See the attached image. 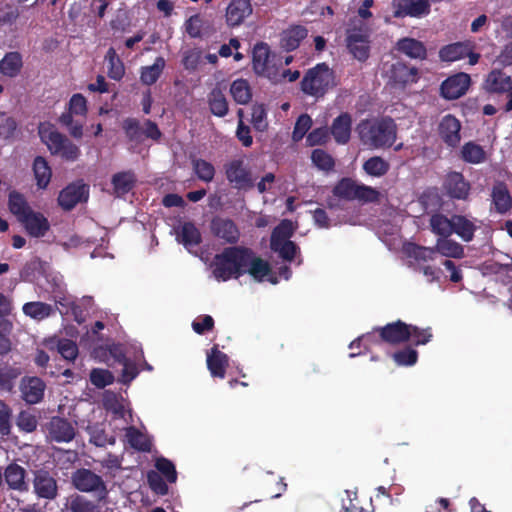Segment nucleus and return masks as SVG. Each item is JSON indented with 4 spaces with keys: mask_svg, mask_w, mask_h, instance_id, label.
<instances>
[{
    "mask_svg": "<svg viewBox=\"0 0 512 512\" xmlns=\"http://www.w3.org/2000/svg\"><path fill=\"white\" fill-rule=\"evenodd\" d=\"M392 358L399 366H413L418 360V352L407 346L394 352Z\"/></svg>",
    "mask_w": 512,
    "mask_h": 512,
    "instance_id": "obj_54",
    "label": "nucleus"
},
{
    "mask_svg": "<svg viewBox=\"0 0 512 512\" xmlns=\"http://www.w3.org/2000/svg\"><path fill=\"white\" fill-rule=\"evenodd\" d=\"M165 65V59L163 57H157L152 65L143 67L140 76L142 83L145 85L154 84L162 74Z\"/></svg>",
    "mask_w": 512,
    "mask_h": 512,
    "instance_id": "obj_42",
    "label": "nucleus"
},
{
    "mask_svg": "<svg viewBox=\"0 0 512 512\" xmlns=\"http://www.w3.org/2000/svg\"><path fill=\"white\" fill-rule=\"evenodd\" d=\"M48 438L52 442L68 443L71 442L76 435V428L68 419L53 416L46 424Z\"/></svg>",
    "mask_w": 512,
    "mask_h": 512,
    "instance_id": "obj_13",
    "label": "nucleus"
},
{
    "mask_svg": "<svg viewBox=\"0 0 512 512\" xmlns=\"http://www.w3.org/2000/svg\"><path fill=\"white\" fill-rule=\"evenodd\" d=\"M9 209L19 222L30 210H32L24 196L17 192H11L9 195Z\"/></svg>",
    "mask_w": 512,
    "mask_h": 512,
    "instance_id": "obj_49",
    "label": "nucleus"
},
{
    "mask_svg": "<svg viewBox=\"0 0 512 512\" xmlns=\"http://www.w3.org/2000/svg\"><path fill=\"white\" fill-rule=\"evenodd\" d=\"M251 123L255 130L263 132L268 128L267 110L263 104H254L251 108Z\"/></svg>",
    "mask_w": 512,
    "mask_h": 512,
    "instance_id": "obj_52",
    "label": "nucleus"
},
{
    "mask_svg": "<svg viewBox=\"0 0 512 512\" xmlns=\"http://www.w3.org/2000/svg\"><path fill=\"white\" fill-rule=\"evenodd\" d=\"M41 268L43 271V277L46 283L49 285L47 291L54 295V300L62 315L73 316L75 320H83L86 317H91L90 310L93 308V300L91 297L86 296L81 299L75 300L71 295L65 294V283L63 276L52 269L46 264L41 263L38 260L32 261L26 269L22 272V277L25 280H33L28 272V268Z\"/></svg>",
    "mask_w": 512,
    "mask_h": 512,
    "instance_id": "obj_1",
    "label": "nucleus"
},
{
    "mask_svg": "<svg viewBox=\"0 0 512 512\" xmlns=\"http://www.w3.org/2000/svg\"><path fill=\"white\" fill-rule=\"evenodd\" d=\"M383 73L389 79V82L396 86H404L416 81L417 72L415 69L406 66L397 61L393 64L384 63Z\"/></svg>",
    "mask_w": 512,
    "mask_h": 512,
    "instance_id": "obj_15",
    "label": "nucleus"
},
{
    "mask_svg": "<svg viewBox=\"0 0 512 512\" xmlns=\"http://www.w3.org/2000/svg\"><path fill=\"white\" fill-rule=\"evenodd\" d=\"M370 29L362 20H353L346 32V45L358 61H365L370 52Z\"/></svg>",
    "mask_w": 512,
    "mask_h": 512,
    "instance_id": "obj_6",
    "label": "nucleus"
},
{
    "mask_svg": "<svg viewBox=\"0 0 512 512\" xmlns=\"http://www.w3.org/2000/svg\"><path fill=\"white\" fill-rule=\"evenodd\" d=\"M193 169L197 177L204 181L210 182L214 178L215 169L214 166L203 159H196L193 161Z\"/></svg>",
    "mask_w": 512,
    "mask_h": 512,
    "instance_id": "obj_56",
    "label": "nucleus"
},
{
    "mask_svg": "<svg viewBox=\"0 0 512 512\" xmlns=\"http://www.w3.org/2000/svg\"><path fill=\"white\" fill-rule=\"evenodd\" d=\"M352 120L347 113L338 116L331 127V133L335 141L339 144H346L351 135Z\"/></svg>",
    "mask_w": 512,
    "mask_h": 512,
    "instance_id": "obj_30",
    "label": "nucleus"
},
{
    "mask_svg": "<svg viewBox=\"0 0 512 512\" xmlns=\"http://www.w3.org/2000/svg\"><path fill=\"white\" fill-rule=\"evenodd\" d=\"M444 187L450 196L457 199L467 198L470 191L469 183L458 172H451L447 175Z\"/></svg>",
    "mask_w": 512,
    "mask_h": 512,
    "instance_id": "obj_27",
    "label": "nucleus"
},
{
    "mask_svg": "<svg viewBox=\"0 0 512 512\" xmlns=\"http://www.w3.org/2000/svg\"><path fill=\"white\" fill-rule=\"evenodd\" d=\"M147 481L150 489L157 495L164 496L168 494V485L163 477L156 471H150L147 474Z\"/></svg>",
    "mask_w": 512,
    "mask_h": 512,
    "instance_id": "obj_61",
    "label": "nucleus"
},
{
    "mask_svg": "<svg viewBox=\"0 0 512 512\" xmlns=\"http://www.w3.org/2000/svg\"><path fill=\"white\" fill-rule=\"evenodd\" d=\"M105 327L104 322H95V326L92 328V337L101 341L93 347L92 355L94 358L101 362H108L112 358L115 362H124L126 357L125 346L121 343H115L112 339H104L99 335V332Z\"/></svg>",
    "mask_w": 512,
    "mask_h": 512,
    "instance_id": "obj_7",
    "label": "nucleus"
},
{
    "mask_svg": "<svg viewBox=\"0 0 512 512\" xmlns=\"http://www.w3.org/2000/svg\"><path fill=\"white\" fill-rule=\"evenodd\" d=\"M88 199V187L81 183H73L64 188L58 197L59 205L65 209L70 210L80 202Z\"/></svg>",
    "mask_w": 512,
    "mask_h": 512,
    "instance_id": "obj_21",
    "label": "nucleus"
},
{
    "mask_svg": "<svg viewBox=\"0 0 512 512\" xmlns=\"http://www.w3.org/2000/svg\"><path fill=\"white\" fill-rule=\"evenodd\" d=\"M470 85V76L458 73L447 78L441 85V94L445 99L453 100L465 94Z\"/></svg>",
    "mask_w": 512,
    "mask_h": 512,
    "instance_id": "obj_22",
    "label": "nucleus"
},
{
    "mask_svg": "<svg viewBox=\"0 0 512 512\" xmlns=\"http://www.w3.org/2000/svg\"><path fill=\"white\" fill-rule=\"evenodd\" d=\"M485 89L489 92L507 93L506 111L512 110V79L500 70L491 71L485 80Z\"/></svg>",
    "mask_w": 512,
    "mask_h": 512,
    "instance_id": "obj_14",
    "label": "nucleus"
},
{
    "mask_svg": "<svg viewBox=\"0 0 512 512\" xmlns=\"http://www.w3.org/2000/svg\"><path fill=\"white\" fill-rule=\"evenodd\" d=\"M357 132L361 142L373 149L389 147L396 139V126L391 119L362 121Z\"/></svg>",
    "mask_w": 512,
    "mask_h": 512,
    "instance_id": "obj_2",
    "label": "nucleus"
},
{
    "mask_svg": "<svg viewBox=\"0 0 512 512\" xmlns=\"http://www.w3.org/2000/svg\"><path fill=\"white\" fill-rule=\"evenodd\" d=\"M230 94L238 104L245 105L252 98V90L247 80L236 79L230 86Z\"/></svg>",
    "mask_w": 512,
    "mask_h": 512,
    "instance_id": "obj_40",
    "label": "nucleus"
},
{
    "mask_svg": "<svg viewBox=\"0 0 512 512\" xmlns=\"http://www.w3.org/2000/svg\"><path fill=\"white\" fill-rule=\"evenodd\" d=\"M27 472L21 465L12 462L8 464L2 472L3 484L6 483L8 489L20 493L29 491V484L26 481Z\"/></svg>",
    "mask_w": 512,
    "mask_h": 512,
    "instance_id": "obj_16",
    "label": "nucleus"
},
{
    "mask_svg": "<svg viewBox=\"0 0 512 512\" xmlns=\"http://www.w3.org/2000/svg\"><path fill=\"white\" fill-rule=\"evenodd\" d=\"M460 130V121L451 114L443 116L439 122V136L449 147H456L460 143Z\"/></svg>",
    "mask_w": 512,
    "mask_h": 512,
    "instance_id": "obj_20",
    "label": "nucleus"
},
{
    "mask_svg": "<svg viewBox=\"0 0 512 512\" xmlns=\"http://www.w3.org/2000/svg\"><path fill=\"white\" fill-rule=\"evenodd\" d=\"M383 341L396 345L413 339L415 345H424L432 338L431 329L420 330L417 326L407 325L405 322H388L379 329Z\"/></svg>",
    "mask_w": 512,
    "mask_h": 512,
    "instance_id": "obj_3",
    "label": "nucleus"
},
{
    "mask_svg": "<svg viewBox=\"0 0 512 512\" xmlns=\"http://www.w3.org/2000/svg\"><path fill=\"white\" fill-rule=\"evenodd\" d=\"M208 103L211 112L217 117H223L228 112V103L225 95L220 89H213L208 96Z\"/></svg>",
    "mask_w": 512,
    "mask_h": 512,
    "instance_id": "obj_45",
    "label": "nucleus"
},
{
    "mask_svg": "<svg viewBox=\"0 0 512 512\" xmlns=\"http://www.w3.org/2000/svg\"><path fill=\"white\" fill-rule=\"evenodd\" d=\"M114 375L107 369L94 368L90 372V382L97 388H105L114 382Z\"/></svg>",
    "mask_w": 512,
    "mask_h": 512,
    "instance_id": "obj_53",
    "label": "nucleus"
},
{
    "mask_svg": "<svg viewBox=\"0 0 512 512\" xmlns=\"http://www.w3.org/2000/svg\"><path fill=\"white\" fill-rule=\"evenodd\" d=\"M79 154L80 150L78 146L72 143L66 137L62 139L58 151L53 153V155L61 156L62 158L69 161L76 160Z\"/></svg>",
    "mask_w": 512,
    "mask_h": 512,
    "instance_id": "obj_60",
    "label": "nucleus"
},
{
    "mask_svg": "<svg viewBox=\"0 0 512 512\" xmlns=\"http://www.w3.org/2000/svg\"><path fill=\"white\" fill-rule=\"evenodd\" d=\"M16 424L21 431L31 433L36 430L38 421L34 414L23 410L18 414Z\"/></svg>",
    "mask_w": 512,
    "mask_h": 512,
    "instance_id": "obj_58",
    "label": "nucleus"
},
{
    "mask_svg": "<svg viewBox=\"0 0 512 512\" xmlns=\"http://www.w3.org/2000/svg\"><path fill=\"white\" fill-rule=\"evenodd\" d=\"M390 168L389 163L379 156L369 158L363 164L364 171L372 177L384 176Z\"/></svg>",
    "mask_w": 512,
    "mask_h": 512,
    "instance_id": "obj_47",
    "label": "nucleus"
},
{
    "mask_svg": "<svg viewBox=\"0 0 512 512\" xmlns=\"http://www.w3.org/2000/svg\"><path fill=\"white\" fill-rule=\"evenodd\" d=\"M307 33L306 28L303 26H291L282 32L281 46L286 50H294L307 36Z\"/></svg>",
    "mask_w": 512,
    "mask_h": 512,
    "instance_id": "obj_34",
    "label": "nucleus"
},
{
    "mask_svg": "<svg viewBox=\"0 0 512 512\" xmlns=\"http://www.w3.org/2000/svg\"><path fill=\"white\" fill-rule=\"evenodd\" d=\"M245 249L233 247L216 255L212 267L213 275L218 281H226L242 274Z\"/></svg>",
    "mask_w": 512,
    "mask_h": 512,
    "instance_id": "obj_4",
    "label": "nucleus"
},
{
    "mask_svg": "<svg viewBox=\"0 0 512 512\" xmlns=\"http://www.w3.org/2000/svg\"><path fill=\"white\" fill-rule=\"evenodd\" d=\"M253 68L256 74L264 76L274 83L278 82L279 75L276 73V67L270 58L267 44L260 43L254 47Z\"/></svg>",
    "mask_w": 512,
    "mask_h": 512,
    "instance_id": "obj_12",
    "label": "nucleus"
},
{
    "mask_svg": "<svg viewBox=\"0 0 512 512\" xmlns=\"http://www.w3.org/2000/svg\"><path fill=\"white\" fill-rule=\"evenodd\" d=\"M46 389L45 382L36 376H25L20 382L22 399L28 404H37L42 401Z\"/></svg>",
    "mask_w": 512,
    "mask_h": 512,
    "instance_id": "obj_18",
    "label": "nucleus"
},
{
    "mask_svg": "<svg viewBox=\"0 0 512 512\" xmlns=\"http://www.w3.org/2000/svg\"><path fill=\"white\" fill-rule=\"evenodd\" d=\"M335 85L334 73L324 63L308 70L301 82L302 91L316 98L322 97Z\"/></svg>",
    "mask_w": 512,
    "mask_h": 512,
    "instance_id": "obj_5",
    "label": "nucleus"
},
{
    "mask_svg": "<svg viewBox=\"0 0 512 512\" xmlns=\"http://www.w3.org/2000/svg\"><path fill=\"white\" fill-rule=\"evenodd\" d=\"M58 352L60 355L68 360L74 361L78 356V346L77 344L69 339H61L57 345Z\"/></svg>",
    "mask_w": 512,
    "mask_h": 512,
    "instance_id": "obj_63",
    "label": "nucleus"
},
{
    "mask_svg": "<svg viewBox=\"0 0 512 512\" xmlns=\"http://www.w3.org/2000/svg\"><path fill=\"white\" fill-rule=\"evenodd\" d=\"M473 49L470 42H458L443 47L439 56L442 61L454 62L462 59Z\"/></svg>",
    "mask_w": 512,
    "mask_h": 512,
    "instance_id": "obj_31",
    "label": "nucleus"
},
{
    "mask_svg": "<svg viewBox=\"0 0 512 512\" xmlns=\"http://www.w3.org/2000/svg\"><path fill=\"white\" fill-rule=\"evenodd\" d=\"M38 134L41 141L47 146L51 154L58 151L59 145L65 137L57 131L54 125L48 122H44L39 125Z\"/></svg>",
    "mask_w": 512,
    "mask_h": 512,
    "instance_id": "obj_29",
    "label": "nucleus"
},
{
    "mask_svg": "<svg viewBox=\"0 0 512 512\" xmlns=\"http://www.w3.org/2000/svg\"><path fill=\"white\" fill-rule=\"evenodd\" d=\"M430 225L434 233L444 238L453 233L454 217L449 220L443 215L436 214L431 217Z\"/></svg>",
    "mask_w": 512,
    "mask_h": 512,
    "instance_id": "obj_51",
    "label": "nucleus"
},
{
    "mask_svg": "<svg viewBox=\"0 0 512 512\" xmlns=\"http://www.w3.org/2000/svg\"><path fill=\"white\" fill-rule=\"evenodd\" d=\"M22 311L26 317L41 320L52 316L53 307L44 302L34 301L25 303Z\"/></svg>",
    "mask_w": 512,
    "mask_h": 512,
    "instance_id": "obj_39",
    "label": "nucleus"
},
{
    "mask_svg": "<svg viewBox=\"0 0 512 512\" xmlns=\"http://www.w3.org/2000/svg\"><path fill=\"white\" fill-rule=\"evenodd\" d=\"M397 48L399 51L410 58L423 59L426 56V49L424 45L420 41L412 38H404L399 40L397 43Z\"/></svg>",
    "mask_w": 512,
    "mask_h": 512,
    "instance_id": "obj_41",
    "label": "nucleus"
},
{
    "mask_svg": "<svg viewBox=\"0 0 512 512\" xmlns=\"http://www.w3.org/2000/svg\"><path fill=\"white\" fill-rule=\"evenodd\" d=\"M22 56L18 52H9L0 61V73L6 77H16L22 68Z\"/></svg>",
    "mask_w": 512,
    "mask_h": 512,
    "instance_id": "obj_35",
    "label": "nucleus"
},
{
    "mask_svg": "<svg viewBox=\"0 0 512 512\" xmlns=\"http://www.w3.org/2000/svg\"><path fill=\"white\" fill-rule=\"evenodd\" d=\"M33 172L37 187L45 189L51 180L52 170L43 157L38 156L34 159Z\"/></svg>",
    "mask_w": 512,
    "mask_h": 512,
    "instance_id": "obj_37",
    "label": "nucleus"
},
{
    "mask_svg": "<svg viewBox=\"0 0 512 512\" xmlns=\"http://www.w3.org/2000/svg\"><path fill=\"white\" fill-rule=\"evenodd\" d=\"M476 225L462 216L454 217L453 232H455L462 240L471 241L474 235Z\"/></svg>",
    "mask_w": 512,
    "mask_h": 512,
    "instance_id": "obj_50",
    "label": "nucleus"
},
{
    "mask_svg": "<svg viewBox=\"0 0 512 512\" xmlns=\"http://www.w3.org/2000/svg\"><path fill=\"white\" fill-rule=\"evenodd\" d=\"M395 16L410 15L419 17L429 11L428 0H394Z\"/></svg>",
    "mask_w": 512,
    "mask_h": 512,
    "instance_id": "obj_25",
    "label": "nucleus"
},
{
    "mask_svg": "<svg viewBox=\"0 0 512 512\" xmlns=\"http://www.w3.org/2000/svg\"><path fill=\"white\" fill-rule=\"evenodd\" d=\"M176 238L190 253H196L201 241L199 230L190 222L183 223L176 229Z\"/></svg>",
    "mask_w": 512,
    "mask_h": 512,
    "instance_id": "obj_26",
    "label": "nucleus"
},
{
    "mask_svg": "<svg viewBox=\"0 0 512 512\" xmlns=\"http://www.w3.org/2000/svg\"><path fill=\"white\" fill-rule=\"evenodd\" d=\"M293 231L292 222L284 220L274 229L271 236V249L286 261H293L298 257V248L290 241Z\"/></svg>",
    "mask_w": 512,
    "mask_h": 512,
    "instance_id": "obj_8",
    "label": "nucleus"
},
{
    "mask_svg": "<svg viewBox=\"0 0 512 512\" xmlns=\"http://www.w3.org/2000/svg\"><path fill=\"white\" fill-rule=\"evenodd\" d=\"M248 273L255 281H267L271 284L278 282L267 261L256 257L250 250L245 249L242 274Z\"/></svg>",
    "mask_w": 512,
    "mask_h": 512,
    "instance_id": "obj_10",
    "label": "nucleus"
},
{
    "mask_svg": "<svg viewBox=\"0 0 512 512\" xmlns=\"http://www.w3.org/2000/svg\"><path fill=\"white\" fill-rule=\"evenodd\" d=\"M492 201L497 212L503 214L512 206L510 193L503 183H497L492 190Z\"/></svg>",
    "mask_w": 512,
    "mask_h": 512,
    "instance_id": "obj_36",
    "label": "nucleus"
},
{
    "mask_svg": "<svg viewBox=\"0 0 512 512\" xmlns=\"http://www.w3.org/2000/svg\"><path fill=\"white\" fill-rule=\"evenodd\" d=\"M357 186V182L351 179H343L334 188V193L338 197L354 200Z\"/></svg>",
    "mask_w": 512,
    "mask_h": 512,
    "instance_id": "obj_59",
    "label": "nucleus"
},
{
    "mask_svg": "<svg viewBox=\"0 0 512 512\" xmlns=\"http://www.w3.org/2000/svg\"><path fill=\"white\" fill-rule=\"evenodd\" d=\"M252 13L249 0H231L226 9V21L229 26H238Z\"/></svg>",
    "mask_w": 512,
    "mask_h": 512,
    "instance_id": "obj_23",
    "label": "nucleus"
},
{
    "mask_svg": "<svg viewBox=\"0 0 512 512\" xmlns=\"http://www.w3.org/2000/svg\"><path fill=\"white\" fill-rule=\"evenodd\" d=\"M436 251L442 256L449 258H462L464 256L463 247L447 237L439 238L436 242Z\"/></svg>",
    "mask_w": 512,
    "mask_h": 512,
    "instance_id": "obj_43",
    "label": "nucleus"
},
{
    "mask_svg": "<svg viewBox=\"0 0 512 512\" xmlns=\"http://www.w3.org/2000/svg\"><path fill=\"white\" fill-rule=\"evenodd\" d=\"M33 492L38 498L54 500L58 496V484L55 475L46 468L33 471Z\"/></svg>",
    "mask_w": 512,
    "mask_h": 512,
    "instance_id": "obj_11",
    "label": "nucleus"
},
{
    "mask_svg": "<svg viewBox=\"0 0 512 512\" xmlns=\"http://www.w3.org/2000/svg\"><path fill=\"white\" fill-rule=\"evenodd\" d=\"M135 183V176L131 172H120L112 177L114 193L122 196L128 193Z\"/></svg>",
    "mask_w": 512,
    "mask_h": 512,
    "instance_id": "obj_44",
    "label": "nucleus"
},
{
    "mask_svg": "<svg viewBox=\"0 0 512 512\" xmlns=\"http://www.w3.org/2000/svg\"><path fill=\"white\" fill-rule=\"evenodd\" d=\"M66 512H98V506L84 496L74 495L66 503Z\"/></svg>",
    "mask_w": 512,
    "mask_h": 512,
    "instance_id": "obj_46",
    "label": "nucleus"
},
{
    "mask_svg": "<svg viewBox=\"0 0 512 512\" xmlns=\"http://www.w3.org/2000/svg\"><path fill=\"white\" fill-rule=\"evenodd\" d=\"M214 233L227 242L234 243L239 238V231L236 225L227 219H216L212 223Z\"/></svg>",
    "mask_w": 512,
    "mask_h": 512,
    "instance_id": "obj_33",
    "label": "nucleus"
},
{
    "mask_svg": "<svg viewBox=\"0 0 512 512\" xmlns=\"http://www.w3.org/2000/svg\"><path fill=\"white\" fill-rule=\"evenodd\" d=\"M126 437L129 445L141 452H149L151 450V440L147 435L142 433L139 429L134 426L128 427L126 430Z\"/></svg>",
    "mask_w": 512,
    "mask_h": 512,
    "instance_id": "obj_38",
    "label": "nucleus"
},
{
    "mask_svg": "<svg viewBox=\"0 0 512 512\" xmlns=\"http://www.w3.org/2000/svg\"><path fill=\"white\" fill-rule=\"evenodd\" d=\"M228 180L238 189H247L252 187L250 173L243 166L241 161H233L229 164L227 171Z\"/></svg>",
    "mask_w": 512,
    "mask_h": 512,
    "instance_id": "obj_28",
    "label": "nucleus"
},
{
    "mask_svg": "<svg viewBox=\"0 0 512 512\" xmlns=\"http://www.w3.org/2000/svg\"><path fill=\"white\" fill-rule=\"evenodd\" d=\"M12 409L0 399V435L8 436L12 428Z\"/></svg>",
    "mask_w": 512,
    "mask_h": 512,
    "instance_id": "obj_57",
    "label": "nucleus"
},
{
    "mask_svg": "<svg viewBox=\"0 0 512 512\" xmlns=\"http://www.w3.org/2000/svg\"><path fill=\"white\" fill-rule=\"evenodd\" d=\"M311 159L313 164L320 170L329 171L334 166L333 158L322 149H315L312 152Z\"/></svg>",
    "mask_w": 512,
    "mask_h": 512,
    "instance_id": "obj_62",
    "label": "nucleus"
},
{
    "mask_svg": "<svg viewBox=\"0 0 512 512\" xmlns=\"http://www.w3.org/2000/svg\"><path fill=\"white\" fill-rule=\"evenodd\" d=\"M311 126V117L308 114L300 115L295 123L294 130L292 133L293 140L300 141L305 136L307 131L311 128Z\"/></svg>",
    "mask_w": 512,
    "mask_h": 512,
    "instance_id": "obj_64",
    "label": "nucleus"
},
{
    "mask_svg": "<svg viewBox=\"0 0 512 512\" xmlns=\"http://www.w3.org/2000/svg\"><path fill=\"white\" fill-rule=\"evenodd\" d=\"M73 486L80 492L97 493L99 501H106L108 489L101 476L90 469L79 468L71 476Z\"/></svg>",
    "mask_w": 512,
    "mask_h": 512,
    "instance_id": "obj_9",
    "label": "nucleus"
},
{
    "mask_svg": "<svg viewBox=\"0 0 512 512\" xmlns=\"http://www.w3.org/2000/svg\"><path fill=\"white\" fill-rule=\"evenodd\" d=\"M21 374L22 371L19 367L8 363L0 364V391L12 392L15 382Z\"/></svg>",
    "mask_w": 512,
    "mask_h": 512,
    "instance_id": "obj_32",
    "label": "nucleus"
},
{
    "mask_svg": "<svg viewBox=\"0 0 512 512\" xmlns=\"http://www.w3.org/2000/svg\"><path fill=\"white\" fill-rule=\"evenodd\" d=\"M383 242L388 246L390 250L399 249L400 245H402L403 252L410 258H414L416 261H429L433 260L436 254V247H422L413 243H403L400 240L396 239H383Z\"/></svg>",
    "mask_w": 512,
    "mask_h": 512,
    "instance_id": "obj_17",
    "label": "nucleus"
},
{
    "mask_svg": "<svg viewBox=\"0 0 512 512\" xmlns=\"http://www.w3.org/2000/svg\"><path fill=\"white\" fill-rule=\"evenodd\" d=\"M461 156L464 161L471 164L482 163L486 158L483 148L474 142H468L462 147Z\"/></svg>",
    "mask_w": 512,
    "mask_h": 512,
    "instance_id": "obj_48",
    "label": "nucleus"
},
{
    "mask_svg": "<svg viewBox=\"0 0 512 512\" xmlns=\"http://www.w3.org/2000/svg\"><path fill=\"white\" fill-rule=\"evenodd\" d=\"M25 231L34 238L44 237L50 229L47 217L35 210H30L21 220Z\"/></svg>",
    "mask_w": 512,
    "mask_h": 512,
    "instance_id": "obj_19",
    "label": "nucleus"
},
{
    "mask_svg": "<svg viewBox=\"0 0 512 512\" xmlns=\"http://www.w3.org/2000/svg\"><path fill=\"white\" fill-rule=\"evenodd\" d=\"M207 368L214 378H225L226 369L229 365V358L227 354L220 351L218 346L215 345L211 348L210 352L207 353Z\"/></svg>",
    "mask_w": 512,
    "mask_h": 512,
    "instance_id": "obj_24",
    "label": "nucleus"
},
{
    "mask_svg": "<svg viewBox=\"0 0 512 512\" xmlns=\"http://www.w3.org/2000/svg\"><path fill=\"white\" fill-rule=\"evenodd\" d=\"M155 467L158 473L163 476L167 482L175 483L177 480V472L175 465L167 458L160 457L156 460Z\"/></svg>",
    "mask_w": 512,
    "mask_h": 512,
    "instance_id": "obj_55",
    "label": "nucleus"
}]
</instances>
